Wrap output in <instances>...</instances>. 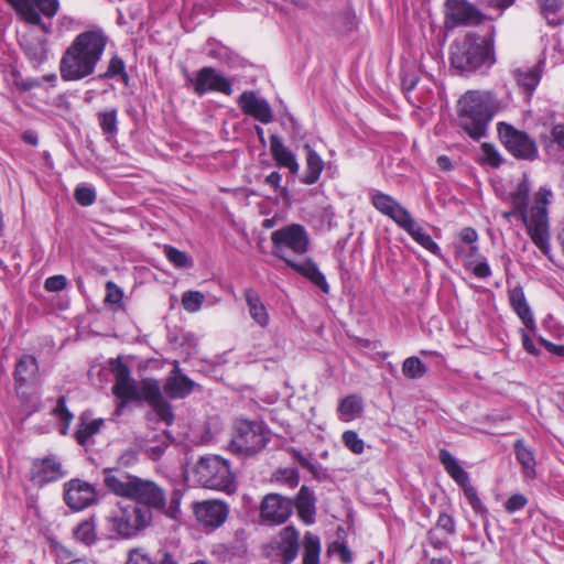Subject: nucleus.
<instances>
[{
  "mask_svg": "<svg viewBox=\"0 0 564 564\" xmlns=\"http://www.w3.org/2000/svg\"><path fill=\"white\" fill-rule=\"evenodd\" d=\"M194 513L197 521L210 529H217L228 518V506L219 500H206L195 505Z\"/></svg>",
  "mask_w": 564,
  "mask_h": 564,
  "instance_id": "nucleus-18",
  "label": "nucleus"
},
{
  "mask_svg": "<svg viewBox=\"0 0 564 564\" xmlns=\"http://www.w3.org/2000/svg\"><path fill=\"white\" fill-rule=\"evenodd\" d=\"M286 265L319 288L325 294L329 293V285L325 275L319 271L317 264L311 258H305L301 262L286 260Z\"/></svg>",
  "mask_w": 564,
  "mask_h": 564,
  "instance_id": "nucleus-28",
  "label": "nucleus"
},
{
  "mask_svg": "<svg viewBox=\"0 0 564 564\" xmlns=\"http://www.w3.org/2000/svg\"><path fill=\"white\" fill-rule=\"evenodd\" d=\"M51 414L57 417L62 423L61 434L65 435L68 432L69 425L74 420L73 413L69 411L66 404V397L61 395L55 408L51 411Z\"/></svg>",
  "mask_w": 564,
  "mask_h": 564,
  "instance_id": "nucleus-39",
  "label": "nucleus"
},
{
  "mask_svg": "<svg viewBox=\"0 0 564 564\" xmlns=\"http://www.w3.org/2000/svg\"><path fill=\"white\" fill-rule=\"evenodd\" d=\"M51 547H52V553L54 554L57 564H67V562H70L74 560L73 552L68 547L63 545L62 543L53 542L51 544Z\"/></svg>",
  "mask_w": 564,
  "mask_h": 564,
  "instance_id": "nucleus-49",
  "label": "nucleus"
},
{
  "mask_svg": "<svg viewBox=\"0 0 564 564\" xmlns=\"http://www.w3.org/2000/svg\"><path fill=\"white\" fill-rule=\"evenodd\" d=\"M427 372L426 365L416 356L408 357L402 364V373L409 380H419Z\"/></svg>",
  "mask_w": 564,
  "mask_h": 564,
  "instance_id": "nucleus-38",
  "label": "nucleus"
},
{
  "mask_svg": "<svg viewBox=\"0 0 564 564\" xmlns=\"http://www.w3.org/2000/svg\"><path fill=\"white\" fill-rule=\"evenodd\" d=\"M195 480L205 488L230 491L234 474L228 462L220 456H203L193 469Z\"/></svg>",
  "mask_w": 564,
  "mask_h": 564,
  "instance_id": "nucleus-9",
  "label": "nucleus"
},
{
  "mask_svg": "<svg viewBox=\"0 0 564 564\" xmlns=\"http://www.w3.org/2000/svg\"><path fill=\"white\" fill-rule=\"evenodd\" d=\"M116 76H120L121 79L127 83L129 79V76L126 72V65L121 57L115 55L109 61V65L107 67V70L104 74L99 75V78L101 79H109L113 78Z\"/></svg>",
  "mask_w": 564,
  "mask_h": 564,
  "instance_id": "nucleus-40",
  "label": "nucleus"
},
{
  "mask_svg": "<svg viewBox=\"0 0 564 564\" xmlns=\"http://www.w3.org/2000/svg\"><path fill=\"white\" fill-rule=\"evenodd\" d=\"M14 386L19 390L39 378L37 359L32 355H23L15 364Z\"/></svg>",
  "mask_w": 564,
  "mask_h": 564,
  "instance_id": "nucleus-29",
  "label": "nucleus"
},
{
  "mask_svg": "<svg viewBox=\"0 0 564 564\" xmlns=\"http://www.w3.org/2000/svg\"><path fill=\"white\" fill-rule=\"evenodd\" d=\"M552 141L564 150V123H556L551 129Z\"/></svg>",
  "mask_w": 564,
  "mask_h": 564,
  "instance_id": "nucleus-58",
  "label": "nucleus"
},
{
  "mask_svg": "<svg viewBox=\"0 0 564 564\" xmlns=\"http://www.w3.org/2000/svg\"><path fill=\"white\" fill-rule=\"evenodd\" d=\"M530 183L527 178L519 182L510 192L511 207L518 213V218L523 223L527 234L534 246L547 258L551 253V234L549 220V206L552 199V191L541 186L533 197V204L529 208Z\"/></svg>",
  "mask_w": 564,
  "mask_h": 564,
  "instance_id": "nucleus-2",
  "label": "nucleus"
},
{
  "mask_svg": "<svg viewBox=\"0 0 564 564\" xmlns=\"http://www.w3.org/2000/svg\"><path fill=\"white\" fill-rule=\"evenodd\" d=\"M304 151L306 153V171L301 181L305 185H313L318 182L325 163L322 156L308 143L304 144Z\"/></svg>",
  "mask_w": 564,
  "mask_h": 564,
  "instance_id": "nucleus-32",
  "label": "nucleus"
},
{
  "mask_svg": "<svg viewBox=\"0 0 564 564\" xmlns=\"http://www.w3.org/2000/svg\"><path fill=\"white\" fill-rule=\"evenodd\" d=\"M497 132L505 149L514 159L533 162L539 158L536 141L525 131L501 121L497 123Z\"/></svg>",
  "mask_w": 564,
  "mask_h": 564,
  "instance_id": "nucleus-11",
  "label": "nucleus"
},
{
  "mask_svg": "<svg viewBox=\"0 0 564 564\" xmlns=\"http://www.w3.org/2000/svg\"><path fill=\"white\" fill-rule=\"evenodd\" d=\"M272 253L286 263L290 260L285 251L295 254H305L310 247V237L306 228L301 224H290L271 232Z\"/></svg>",
  "mask_w": 564,
  "mask_h": 564,
  "instance_id": "nucleus-12",
  "label": "nucleus"
},
{
  "mask_svg": "<svg viewBox=\"0 0 564 564\" xmlns=\"http://www.w3.org/2000/svg\"><path fill=\"white\" fill-rule=\"evenodd\" d=\"M104 485L113 495L135 501V506L152 512L163 511L167 505L164 488L155 481L135 475L118 471L115 468H104Z\"/></svg>",
  "mask_w": 564,
  "mask_h": 564,
  "instance_id": "nucleus-5",
  "label": "nucleus"
},
{
  "mask_svg": "<svg viewBox=\"0 0 564 564\" xmlns=\"http://www.w3.org/2000/svg\"><path fill=\"white\" fill-rule=\"evenodd\" d=\"M109 370L113 376L111 393L117 400L116 413L120 414L129 403L145 402L159 419L166 425H172L175 419L173 408L162 394L160 381L145 377L137 382L129 366L121 357L109 360Z\"/></svg>",
  "mask_w": 564,
  "mask_h": 564,
  "instance_id": "nucleus-1",
  "label": "nucleus"
},
{
  "mask_svg": "<svg viewBox=\"0 0 564 564\" xmlns=\"http://www.w3.org/2000/svg\"><path fill=\"white\" fill-rule=\"evenodd\" d=\"M63 487L64 501L74 511H82L97 502V490L88 481L73 478L66 481Z\"/></svg>",
  "mask_w": 564,
  "mask_h": 564,
  "instance_id": "nucleus-17",
  "label": "nucleus"
},
{
  "mask_svg": "<svg viewBox=\"0 0 564 564\" xmlns=\"http://www.w3.org/2000/svg\"><path fill=\"white\" fill-rule=\"evenodd\" d=\"M510 306L529 330L535 329V321L529 306L528 300L522 286L517 285L508 290Z\"/></svg>",
  "mask_w": 564,
  "mask_h": 564,
  "instance_id": "nucleus-27",
  "label": "nucleus"
},
{
  "mask_svg": "<svg viewBox=\"0 0 564 564\" xmlns=\"http://www.w3.org/2000/svg\"><path fill=\"white\" fill-rule=\"evenodd\" d=\"M164 254L166 259L175 267V268H186L189 265V258L186 252L178 250L177 248L165 245L164 246Z\"/></svg>",
  "mask_w": 564,
  "mask_h": 564,
  "instance_id": "nucleus-44",
  "label": "nucleus"
},
{
  "mask_svg": "<svg viewBox=\"0 0 564 564\" xmlns=\"http://www.w3.org/2000/svg\"><path fill=\"white\" fill-rule=\"evenodd\" d=\"M436 163L442 171L448 172L453 169L452 160L447 155H440Z\"/></svg>",
  "mask_w": 564,
  "mask_h": 564,
  "instance_id": "nucleus-63",
  "label": "nucleus"
},
{
  "mask_svg": "<svg viewBox=\"0 0 564 564\" xmlns=\"http://www.w3.org/2000/svg\"><path fill=\"white\" fill-rule=\"evenodd\" d=\"M282 175L278 171L271 172L265 177V184L273 187L275 192H280L281 194H286V189L281 186Z\"/></svg>",
  "mask_w": 564,
  "mask_h": 564,
  "instance_id": "nucleus-57",
  "label": "nucleus"
},
{
  "mask_svg": "<svg viewBox=\"0 0 564 564\" xmlns=\"http://www.w3.org/2000/svg\"><path fill=\"white\" fill-rule=\"evenodd\" d=\"M101 419L93 420L88 423H82L75 432V438L80 445H85L86 442L95 434H97L102 425Z\"/></svg>",
  "mask_w": 564,
  "mask_h": 564,
  "instance_id": "nucleus-41",
  "label": "nucleus"
},
{
  "mask_svg": "<svg viewBox=\"0 0 564 564\" xmlns=\"http://www.w3.org/2000/svg\"><path fill=\"white\" fill-rule=\"evenodd\" d=\"M328 552L335 553L341 563L349 564L352 562L351 551L347 547L345 543L334 542L329 545Z\"/></svg>",
  "mask_w": 564,
  "mask_h": 564,
  "instance_id": "nucleus-52",
  "label": "nucleus"
},
{
  "mask_svg": "<svg viewBox=\"0 0 564 564\" xmlns=\"http://www.w3.org/2000/svg\"><path fill=\"white\" fill-rule=\"evenodd\" d=\"M270 442V432L263 423L247 419H237L232 427L230 449L245 457L261 452Z\"/></svg>",
  "mask_w": 564,
  "mask_h": 564,
  "instance_id": "nucleus-7",
  "label": "nucleus"
},
{
  "mask_svg": "<svg viewBox=\"0 0 564 564\" xmlns=\"http://www.w3.org/2000/svg\"><path fill=\"white\" fill-rule=\"evenodd\" d=\"M237 104L245 115L252 117L263 124H268L273 120V112L269 102L263 98H259L253 90L243 91L238 97Z\"/></svg>",
  "mask_w": 564,
  "mask_h": 564,
  "instance_id": "nucleus-19",
  "label": "nucleus"
},
{
  "mask_svg": "<svg viewBox=\"0 0 564 564\" xmlns=\"http://www.w3.org/2000/svg\"><path fill=\"white\" fill-rule=\"evenodd\" d=\"M543 61L533 66H519L512 70L517 85L531 97L539 86L543 75Z\"/></svg>",
  "mask_w": 564,
  "mask_h": 564,
  "instance_id": "nucleus-25",
  "label": "nucleus"
},
{
  "mask_svg": "<svg viewBox=\"0 0 564 564\" xmlns=\"http://www.w3.org/2000/svg\"><path fill=\"white\" fill-rule=\"evenodd\" d=\"M205 302V295L199 291H187L182 295V305L185 311L196 313Z\"/></svg>",
  "mask_w": 564,
  "mask_h": 564,
  "instance_id": "nucleus-42",
  "label": "nucleus"
},
{
  "mask_svg": "<svg viewBox=\"0 0 564 564\" xmlns=\"http://www.w3.org/2000/svg\"><path fill=\"white\" fill-rule=\"evenodd\" d=\"M193 90L197 96L207 93H218L230 96L234 93L232 83L229 78L217 72L212 66H204L196 72L195 78H188Z\"/></svg>",
  "mask_w": 564,
  "mask_h": 564,
  "instance_id": "nucleus-15",
  "label": "nucleus"
},
{
  "mask_svg": "<svg viewBox=\"0 0 564 564\" xmlns=\"http://www.w3.org/2000/svg\"><path fill=\"white\" fill-rule=\"evenodd\" d=\"M361 410V403L356 395H348L340 400L338 412L341 416L350 417Z\"/></svg>",
  "mask_w": 564,
  "mask_h": 564,
  "instance_id": "nucleus-46",
  "label": "nucleus"
},
{
  "mask_svg": "<svg viewBox=\"0 0 564 564\" xmlns=\"http://www.w3.org/2000/svg\"><path fill=\"white\" fill-rule=\"evenodd\" d=\"M108 37L100 30H88L77 34L63 52L59 74L64 82H79L91 76L100 62Z\"/></svg>",
  "mask_w": 564,
  "mask_h": 564,
  "instance_id": "nucleus-3",
  "label": "nucleus"
},
{
  "mask_svg": "<svg viewBox=\"0 0 564 564\" xmlns=\"http://www.w3.org/2000/svg\"><path fill=\"white\" fill-rule=\"evenodd\" d=\"M73 536L76 541L85 545H91L97 540L96 523L93 518L86 519L77 524L73 530Z\"/></svg>",
  "mask_w": 564,
  "mask_h": 564,
  "instance_id": "nucleus-37",
  "label": "nucleus"
},
{
  "mask_svg": "<svg viewBox=\"0 0 564 564\" xmlns=\"http://www.w3.org/2000/svg\"><path fill=\"white\" fill-rule=\"evenodd\" d=\"M293 509L296 510L299 519L305 524L311 525L315 522L316 499L313 491L303 485L295 496Z\"/></svg>",
  "mask_w": 564,
  "mask_h": 564,
  "instance_id": "nucleus-26",
  "label": "nucleus"
},
{
  "mask_svg": "<svg viewBox=\"0 0 564 564\" xmlns=\"http://www.w3.org/2000/svg\"><path fill=\"white\" fill-rule=\"evenodd\" d=\"M243 297L246 300L247 306L249 308V313L251 318L262 328H265L269 325V313L267 311L265 305L261 301L258 292L248 288L243 291Z\"/></svg>",
  "mask_w": 564,
  "mask_h": 564,
  "instance_id": "nucleus-33",
  "label": "nucleus"
},
{
  "mask_svg": "<svg viewBox=\"0 0 564 564\" xmlns=\"http://www.w3.org/2000/svg\"><path fill=\"white\" fill-rule=\"evenodd\" d=\"M123 297L122 290L112 281L106 283V296L105 303L107 304H119Z\"/></svg>",
  "mask_w": 564,
  "mask_h": 564,
  "instance_id": "nucleus-51",
  "label": "nucleus"
},
{
  "mask_svg": "<svg viewBox=\"0 0 564 564\" xmlns=\"http://www.w3.org/2000/svg\"><path fill=\"white\" fill-rule=\"evenodd\" d=\"M66 474L61 458L55 454H50L31 460L29 479L34 487L43 488L48 484L59 481Z\"/></svg>",
  "mask_w": 564,
  "mask_h": 564,
  "instance_id": "nucleus-13",
  "label": "nucleus"
},
{
  "mask_svg": "<svg viewBox=\"0 0 564 564\" xmlns=\"http://www.w3.org/2000/svg\"><path fill=\"white\" fill-rule=\"evenodd\" d=\"M522 345H523V348L531 355H536L538 354V349L533 343V340L531 339V337L524 332L522 330Z\"/></svg>",
  "mask_w": 564,
  "mask_h": 564,
  "instance_id": "nucleus-61",
  "label": "nucleus"
},
{
  "mask_svg": "<svg viewBox=\"0 0 564 564\" xmlns=\"http://www.w3.org/2000/svg\"><path fill=\"white\" fill-rule=\"evenodd\" d=\"M501 109L502 104L492 91L467 90L456 102L457 124L469 138L480 140Z\"/></svg>",
  "mask_w": 564,
  "mask_h": 564,
  "instance_id": "nucleus-4",
  "label": "nucleus"
},
{
  "mask_svg": "<svg viewBox=\"0 0 564 564\" xmlns=\"http://www.w3.org/2000/svg\"><path fill=\"white\" fill-rule=\"evenodd\" d=\"M20 47L33 67H40L48 58V40L34 32L24 33L20 41Z\"/></svg>",
  "mask_w": 564,
  "mask_h": 564,
  "instance_id": "nucleus-21",
  "label": "nucleus"
},
{
  "mask_svg": "<svg viewBox=\"0 0 564 564\" xmlns=\"http://www.w3.org/2000/svg\"><path fill=\"white\" fill-rule=\"evenodd\" d=\"M480 149L484 163L494 169H498L502 164V156L494 144L485 142L481 144Z\"/></svg>",
  "mask_w": 564,
  "mask_h": 564,
  "instance_id": "nucleus-45",
  "label": "nucleus"
},
{
  "mask_svg": "<svg viewBox=\"0 0 564 564\" xmlns=\"http://www.w3.org/2000/svg\"><path fill=\"white\" fill-rule=\"evenodd\" d=\"M438 458L448 476L462 487L464 496L469 502L470 507L475 512L484 510L482 502L478 497L477 489L471 486L469 476L465 469L459 465L456 458L445 448H441L438 452Z\"/></svg>",
  "mask_w": 564,
  "mask_h": 564,
  "instance_id": "nucleus-14",
  "label": "nucleus"
},
{
  "mask_svg": "<svg viewBox=\"0 0 564 564\" xmlns=\"http://www.w3.org/2000/svg\"><path fill=\"white\" fill-rule=\"evenodd\" d=\"M556 240H557L561 251L564 256V218L560 221Z\"/></svg>",
  "mask_w": 564,
  "mask_h": 564,
  "instance_id": "nucleus-64",
  "label": "nucleus"
},
{
  "mask_svg": "<svg viewBox=\"0 0 564 564\" xmlns=\"http://www.w3.org/2000/svg\"><path fill=\"white\" fill-rule=\"evenodd\" d=\"M513 449L518 463L522 467L524 477L533 479L536 476L535 470V455L532 447L528 446L523 438H518L513 444Z\"/></svg>",
  "mask_w": 564,
  "mask_h": 564,
  "instance_id": "nucleus-34",
  "label": "nucleus"
},
{
  "mask_svg": "<svg viewBox=\"0 0 564 564\" xmlns=\"http://www.w3.org/2000/svg\"><path fill=\"white\" fill-rule=\"evenodd\" d=\"M528 505V498L522 494L511 495L505 502V510L512 514Z\"/></svg>",
  "mask_w": 564,
  "mask_h": 564,
  "instance_id": "nucleus-50",
  "label": "nucleus"
},
{
  "mask_svg": "<svg viewBox=\"0 0 564 564\" xmlns=\"http://www.w3.org/2000/svg\"><path fill=\"white\" fill-rule=\"evenodd\" d=\"M270 153L276 166L288 169L292 174L299 172L300 165L295 154L283 144L276 134L270 135Z\"/></svg>",
  "mask_w": 564,
  "mask_h": 564,
  "instance_id": "nucleus-30",
  "label": "nucleus"
},
{
  "mask_svg": "<svg viewBox=\"0 0 564 564\" xmlns=\"http://www.w3.org/2000/svg\"><path fill=\"white\" fill-rule=\"evenodd\" d=\"M67 286V279L63 274L50 276L44 282V288L47 292H61Z\"/></svg>",
  "mask_w": 564,
  "mask_h": 564,
  "instance_id": "nucleus-54",
  "label": "nucleus"
},
{
  "mask_svg": "<svg viewBox=\"0 0 564 564\" xmlns=\"http://www.w3.org/2000/svg\"><path fill=\"white\" fill-rule=\"evenodd\" d=\"M302 544V564H321L322 545L319 536L306 531Z\"/></svg>",
  "mask_w": 564,
  "mask_h": 564,
  "instance_id": "nucleus-36",
  "label": "nucleus"
},
{
  "mask_svg": "<svg viewBox=\"0 0 564 564\" xmlns=\"http://www.w3.org/2000/svg\"><path fill=\"white\" fill-rule=\"evenodd\" d=\"M445 17L454 25L478 24L484 14L467 0H446Z\"/></svg>",
  "mask_w": 564,
  "mask_h": 564,
  "instance_id": "nucleus-22",
  "label": "nucleus"
},
{
  "mask_svg": "<svg viewBox=\"0 0 564 564\" xmlns=\"http://www.w3.org/2000/svg\"><path fill=\"white\" fill-rule=\"evenodd\" d=\"M200 388L195 381L183 373L177 360L174 361L173 369L169 372L163 384L164 393L172 400L185 399L195 390Z\"/></svg>",
  "mask_w": 564,
  "mask_h": 564,
  "instance_id": "nucleus-20",
  "label": "nucleus"
},
{
  "mask_svg": "<svg viewBox=\"0 0 564 564\" xmlns=\"http://www.w3.org/2000/svg\"><path fill=\"white\" fill-rule=\"evenodd\" d=\"M459 238L465 243L474 245L478 241V234L473 227H465L459 231Z\"/></svg>",
  "mask_w": 564,
  "mask_h": 564,
  "instance_id": "nucleus-60",
  "label": "nucleus"
},
{
  "mask_svg": "<svg viewBox=\"0 0 564 564\" xmlns=\"http://www.w3.org/2000/svg\"><path fill=\"white\" fill-rule=\"evenodd\" d=\"M14 10L20 21L35 25L44 34L52 33V24L45 23L43 18L53 19L59 11V0H6Z\"/></svg>",
  "mask_w": 564,
  "mask_h": 564,
  "instance_id": "nucleus-10",
  "label": "nucleus"
},
{
  "mask_svg": "<svg viewBox=\"0 0 564 564\" xmlns=\"http://www.w3.org/2000/svg\"><path fill=\"white\" fill-rule=\"evenodd\" d=\"M152 518V512L143 507L119 503L107 517V524L117 536L130 539L147 529Z\"/></svg>",
  "mask_w": 564,
  "mask_h": 564,
  "instance_id": "nucleus-8",
  "label": "nucleus"
},
{
  "mask_svg": "<svg viewBox=\"0 0 564 564\" xmlns=\"http://www.w3.org/2000/svg\"><path fill=\"white\" fill-rule=\"evenodd\" d=\"M419 83V77L415 74L406 73L402 76L401 87L403 91L410 93L412 91Z\"/></svg>",
  "mask_w": 564,
  "mask_h": 564,
  "instance_id": "nucleus-59",
  "label": "nucleus"
},
{
  "mask_svg": "<svg viewBox=\"0 0 564 564\" xmlns=\"http://www.w3.org/2000/svg\"><path fill=\"white\" fill-rule=\"evenodd\" d=\"M293 513V501L280 494L271 492L260 503V519L268 525L284 524Z\"/></svg>",
  "mask_w": 564,
  "mask_h": 564,
  "instance_id": "nucleus-16",
  "label": "nucleus"
},
{
  "mask_svg": "<svg viewBox=\"0 0 564 564\" xmlns=\"http://www.w3.org/2000/svg\"><path fill=\"white\" fill-rule=\"evenodd\" d=\"M345 446L354 454H361L365 449V442L358 436L355 431H346L341 436Z\"/></svg>",
  "mask_w": 564,
  "mask_h": 564,
  "instance_id": "nucleus-48",
  "label": "nucleus"
},
{
  "mask_svg": "<svg viewBox=\"0 0 564 564\" xmlns=\"http://www.w3.org/2000/svg\"><path fill=\"white\" fill-rule=\"evenodd\" d=\"M465 268H470L473 274L479 279H486L491 275V269L486 260L479 261L478 263H476L473 267H471V262L467 261L465 263Z\"/></svg>",
  "mask_w": 564,
  "mask_h": 564,
  "instance_id": "nucleus-55",
  "label": "nucleus"
},
{
  "mask_svg": "<svg viewBox=\"0 0 564 564\" xmlns=\"http://www.w3.org/2000/svg\"><path fill=\"white\" fill-rule=\"evenodd\" d=\"M18 87L23 90V91H30L34 88H37V87H41V80L35 78V79H29V80H25V82H22L21 84H17Z\"/></svg>",
  "mask_w": 564,
  "mask_h": 564,
  "instance_id": "nucleus-62",
  "label": "nucleus"
},
{
  "mask_svg": "<svg viewBox=\"0 0 564 564\" xmlns=\"http://www.w3.org/2000/svg\"><path fill=\"white\" fill-rule=\"evenodd\" d=\"M126 564H154L152 558L142 547H137L128 553Z\"/></svg>",
  "mask_w": 564,
  "mask_h": 564,
  "instance_id": "nucleus-53",
  "label": "nucleus"
},
{
  "mask_svg": "<svg viewBox=\"0 0 564 564\" xmlns=\"http://www.w3.org/2000/svg\"><path fill=\"white\" fill-rule=\"evenodd\" d=\"M96 192L90 186L79 185L74 191V198L80 206L87 207L96 202Z\"/></svg>",
  "mask_w": 564,
  "mask_h": 564,
  "instance_id": "nucleus-47",
  "label": "nucleus"
},
{
  "mask_svg": "<svg viewBox=\"0 0 564 564\" xmlns=\"http://www.w3.org/2000/svg\"><path fill=\"white\" fill-rule=\"evenodd\" d=\"M300 551V532L293 525L283 528L276 541V554L282 564H291Z\"/></svg>",
  "mask_w": 564,
  "mask_h": 564,
  "instance_id": "nucleus-24",
  "label": "nucleus"
},
{
  "mask_svg": "<svg viewBox=\"0 0 564 564\" xmlns=\"http://www.w3.org/2000/svg\"><path fill=\"white\" fill-rule=\"evenodd\" d=\"M98 121L101 131L105 134H115L117 132V110L101 111L98 113Z\"/></svg>",
  "mask_w": 564,
  "mask_h": 564,
  "instance_id": "nucleus-43",
  "label": "nucleus"
},
{
  "mask_svg": "<svg viewBox=\"0 0 564 564\" xmlns=\"http://www.w3.org/2000/svg\"><path fill=\"white\" fill-rule=\"evenodd\" d=\"M496 62L494 32L481 36L467 32L456 37L449 46V63L459 74L476 73L482 67H490Z\"/></svg>",
  "mask_w": 564,
  "mask_h": 564,
  "instance_id": "nucleus-6",
  "label": "nucleus"
},
{
  "mask_svg": "<svg viewBox=\"0 0 564 564\" xmlns=\"http://www.w3.org/2000/svg\"><path fill=\"white\" fill-rule=\"evenodd\" d=\"M540 13L551 26L564 23V0H538Z\"/></svg>",
  "mask_w": 564,
  "mask_h": 564,
  "instance_id": "nucleus-35",
  "label": "nucleus"
},
{
  "mask_svg": "<svg viewBox=\"0 0 564 564\" xmlns=\"http://www.w3.org/2000/svg\"><path fill=\"white\" fill-rule=\"evenodd\" d=\"M371 204L379 213L389 217L399 227L411 216L410 212L395 198L382 192H377L371 195Z\"/></svg>",
  "mask_w": 564,
  "mask_h": 564,
  "instance_id": "nucleus-23",
  "label": "nucleus"
},
{
  "mask_svg": "<svg viewBox=\"0 0 564 564\" xmlns=\"http://www.w3.org/2000/svg\"><path fill=\"white\" fill-rule=\"evenodd\" d=\"M422 248L436 257H442L440 246L433 238L420 226L412 217V215L400 227Z\"/></svg>",
  "mask_w": 564,
  "mask_h": 564,
  "instance_id": "nucleus-31",
  "label": "nucleus"
},
{
  "mask_svg": "<svg viewBox=\"0 0 564 564\" xmlns=\"http://www.w3.org/2000/svg\"><path fill=\"white\" fill-rule=\"evenodd\" d=\"M436 527L443 530L446 534L455 533V523L452 516L446 512H441L438 514Z\"/></svg>",
  "mask_w": 564,
  "mask_h": 564,
  "instance_id": "nucleus-56",
  "label": "nucleus"
}]
</instances>
